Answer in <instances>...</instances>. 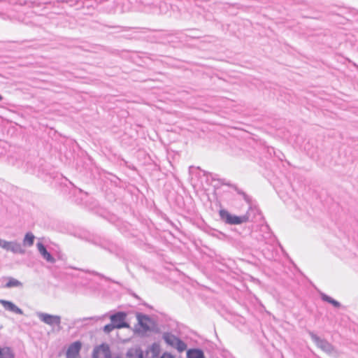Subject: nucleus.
I'll return each mask as SVG.
<instances>
[{
  "mask_svg": "<svg viewBox=\"0 0 358 358\" xmlns=\"http://www.w3.org/2000/svg\"><path fill=\"white\" fill-rule=\"evenodd\" d=\"M127 358H143V352L139 348H131L127 353Z\"/></svg>",
  "mask_w": 358,
  "mask_h": 358,
  "instance_id": "nucleus-13",
  "label": "nucleus"
},
{
  "mask_svg": "<svg viewBox=\"0 0 358 358\" xmlns=\"http://www.w3.org/2000/svg\"><path fill=\"white\" fill-rule=\"evenodd\" d=\"M7 279H8V282L3 286V287L11 288V287H22V283L20 281H19L18 280H17V279H15V278H13L12 277H8Z\"/></svg>",
  "mask_w": 358,
  "mask_h": 358,
  "instance_id": "nucleus-16",
  "label": "nucleus"
},
{
  "mask_svg": "<svg viewBox=\"0 0 358 358\" xmlns=\"http://www.w3.org/2000/svg\"><path fill=\"white\" fill-rule=\"evenodd\" d=\"M38 319L43 322V323L54 327V326H60L61 324V317L59 315H50L45 313L38 312L36 313Z\"/></svg>",
  "mask_w": 358,
  "mask_h": 358,
  "instance_id": "nucleus-6",
  "label": "nucleus"
},
{
  "mask_svg": "<svg viewBox=\"0 0 358 358\" xmlns=\"http://www.w3.org/2000/svg\"><path fill=\"white\" fill-rule=\"evenodd\" d=\"M37 249L43 257L44 259H45L48 262L54 264L55 262V259L52 256V255L47 250L45 246L42 243H38L36 244Z\"/></svg>",
  "mask_w": 358,
  "mask_h": 358,
  "instance_id": "nucleus-10",
  "label": "nucleus"
},
{
  "mask_svg": "<svg viewBox=\"0 0 358 358\" xmlns=\"http://www.w3.org/2000/svg\"><path fill=\"white\" fill-rule=\"evenodd\" d=\"M100 319L99 317H83V318H79V319H77L74 321L73 324H78L80 323H81L83 324V323L88 321V320H92V321H94V322H97Z\"/></svg>",
  "mask_w": 358,
  "mask_h": 358,
  "instance_id": "nucleus-19",
  "label": "nucleus"
},
{
  "mask_svg": "<svg viewBox=\"0 0 358 358\" xmlns=\"http://www.w3.org/2000/svg\"><path fill=\"white\" fill-rule=\"evenodd\" d=\"M162 338L166 343L171 347L176 348L179 352H182L187 348L186 343L171 333H164Z\"/></svg>",
  "mask_w": 358,
  "mask_h": 358,
  "instance_id": "nucleus-3",
  "label": "nucleus"
},
{
  "mask_svg": "<svg viewBox=\"0 0 358 358\" xmlns=\"http://www.w3.org/2000/svg\"><path fill=\"white\" fill-rule=\"evenodd\" d=\"M115 329H117L116 327L111 322L110 324H108L104 326L103 331L106 334H109Z\"/></svg>",
  "mask_w": 358,
  "mask_h": 358,
  "instance_id": "nucleus-21",
  "label": "nucleus"
},
{
  "mask_svg": "<svg viewBox=\"0 0 358 358\" xmlns=\"http://www.w3.org/2000/svg\"><path fill=\"white\" fill-rule=\"evenodd\" d=\"M127 314L124 312H117L110 315V319L111 322L116 327L117 329L128 328L129 324L125 321Z\"/></svg>",
  "mask_w": 358,
  "mask_h": 358,
  "instance_id": "nucleus-7",
  "label": "nucleus"
},
{
  "mask_svg": "<svg viewBox=\"0 0 358 358\" xmlns=\"http://www.w3.org/2000/svg\"><path fill=\"white\" fill-rule=\"evenodd\" d=\"M0 248L14 254L24 255L25 253V250L22 248L21 243L16 241H7L0 238Z\"/></svg>",
  "mask_w": 358,
  "mask_h": 358,
  "instance_id": "nucleus-5",
  "label": "nucleus"
},
{
  "mask_svg": "<svg viewBox=\"0 0 358 358\" xmlns=\"http://www.w3.org/2000/svg\"><path fill=\"white\" fill-rule=\"evenodd\" d=\"M187 358H203L204 353L200 349H190L187 352Z\"/></svg>",
  "mask_w": 358,
  "mask_h": 358,
  "instance_id": "nucleus-14",
  "label": "nucleus"
},
{
  "mask_svg": "<svg viewBox=\"0 0 358 358\" xmlns=\"http://www.w3.org/2000/svg\"><path fill=\"white\" fill-rule=\"evenodd\" d=\"M0 358H13V354L9 348H0Z\"/></svg>",
  "mask_w": 358,
  "mask_h": 358,
  "instance_id": "nucleus-18",
  "label": "nucleus"
},
{
  "mask_svg": "<svg viewBox=\"0 0 358 358\" xmlns=\"http://www.w3.org/2000/svg\"><path fill=\"white\" fill-rule=\"evenodd\" d=\"M3 99V96L0 95V101Z\"/></svg>",
  "mask_w": 358,
  "mask_h": 358,
  "instance_id": "nucleus-25",
  "label": "nucleus"
},
{
  "mask_svg": "<svg viewBox=\"0 0 358 358\" xmlns=\"http://www.w3.org/2000/svg\"><path fill=\"white\" fill-rule=\"evenodd\" d=\"M235 190L237 192V193L238 194H241L243 196V199L248 203H250V201H251V199L250 197L247 195L244 192H243L242 190L238 189L236 187H234Z\"/></svg>",
  "mask_w": 358,
  "mask_h": 358,
  "instance_id": "nucleus-20",
  "label": "nucleus"
},
{
  "mask_svg": "<svg viewBox=\"0 0 358 358\" xmlns=\"http://www.w3.org/2000/svg\"><path fill=\"white\" fill-rule=\"evenodd\" d=\"M220 219L228 224H240L247 222L248 216H237L229 213L227 210L221 209L219 211Z\"/></svg>",
  "mask_w": 358,
  "mask_h": 358,
  "instance_id": "nucleus-4",
  "label": "nucleus"
},
{
  "mask_svg": "<svg viewBox=\"0 0 358 358\" xmlns=\"http://www.w3.org/2000/svg\"><path fill=\"white\" fill-rule=\"evenodd\" d=\"M224 184L226 185H228V186H231L229 183H224Z\"/></svg>",
  "mask_w": 358,
  "mask_h": 358,
  "instance_id": "nucleus-24",
  "label": "nucleus"
},
{
  "mask_svg": "<svg viewBox=\"0 0 358 358\" xmlns=\"http://www.w3.org/2000/svg\"><path fill=\"white\" fill-rule=\"evenodd\" d=\"M82 348L80 341H75L67 348L66 358H79L80 351Z\"/></svg>",
  "mask_w": 358,
  "mask_h": 358,
  "instance_id": "nucleus-9",
  "label": "nucleus"
},
{
  "mask_svg": "<svg viewBox=\"0 0 358 358\" xmlns=\"http://www.w3.org/2000/svg\"><path fill=\"white\" fill-rule=\"evenodd\" d=\"M308 334L317 348L328 355L336 353V348L327 340L322 339L314 332L309 331Z\"/></svg>",
  "mask_w": 358,
  "mask_h": 358,
  "instance_id": "nucleus-2",
  "label": "nucleus"
},
{
  "mask_svg": "<svg viewBox=\"0 0 358 358\" xmlns=\"http://www.w3.org/2000/svg\"><path fill=\"white\" fill-rule=\"evenodd\" d=\"M62 1V2H66V3H68V2H69V1H67V0H62V1Z\"/></svg>",
  "mask_w": 358,
  "mask_h": 358,
  "instance_id": "nucleus-23",
  "label": "nucleus"
},
{
  "mask_svg": "<svg viewBox=\"0 0 358 358\" xmlns=\"http://www.w3.org/2000/svg\"><path fill=\"white\" fill-rule=\"evenodd\" d=\"M0 303L6 310H9L16 314L23 315V310L11 301L0 299Z\"/></svg>",
  "mask_w": 358,
  "mask_h": 358,
  "instance_id": "nucleus-11",
  "label": "nucleus"
},
{
  "mask_svg": "<svg viewBox=\"0 0 358 358\" xmlns=\"http://www.w3.org/2000/svg\"><path fill=\"white\" fill-rule=\"evenodd\" d=\"M264 228H265L266 229H268V226H265V227H264Z\"/></svg>",
  "mask_w": 358,
  "mask_h": 358,
  "instance_id": "nucleus-26",
  "label": "nucleus"
},
{
  "mask_svg": "<svg viewBox=\"0 0 358 358\" xmlns=\"http://www.w3.org/2000/svg\"><path fill=\"white\" fill-rule=\"evenodd\" d=\"M59 1H48V2H42L39 0H34V1H24L22 4L27 5L29 8H34V7H39L42 5H52L53 7L57 6Z\"/></svg>",
  "mask_w": 358,
  "mask_h": 358,
  "instance_id": "nucleus-12",
  "label": "nucleus"
},
{
  "mask_svg": "<svg viewBox=\"0 0 358 358\" xmlns=\"http://www.w3.org/2000/svg\"><path fill=\"white\" fill-rule=\"evenodd\" d=\"M110 350L107 344H101L95 348L93 351L92 358H110Z\"/></svg>",
  "mask_w": 358,
  "mask_h": 358,
  "instance_id": "nucleus-8",
  "label": "nucleus"
},
{
  "mask_svg": "<svg viewBox=\"0 0 358 358\" xmlns=\"http://www.w3.org/2000/svg\"><path fill=\"white\" fill-rule=\"evenodd\" d=\"M92 274H94V275H95L96 276H99V278H103V279H104V280H106L107 281H111V280L109 278H108V277L105 276L104 275H103V274H101L100 273H98L96 271H93Z\"/></svg>",
  "mask_w": 358,
  "mask_h": 358,
  "instance_id": "nucleus-22",
  "label": "nucleus"
},
{
  "mask_svg": "<svg viewBox=\"0 0 358 358\" xmlns=\"http://www.w3.org/2000/svg\"><path fill=\"white\" fill-rule=\"evenodd\" d=\"M35 236L31 232H27L23 239V245L31 247L34 245Z\"/></svg>",
  "mask_w": 358,
  "mask_h": 358,
  "instance_id": "nucleus-15",
  "label": "nucleus"
},
{
  "mask_svg": "<svg viewBox=\"0 0 358 358\" xmlns=\"http://www.w3.org/2000/svg\"><path fill=\"white\" fill-rule=\"evenodd\" d=\"M321 298L324 301L331 303L335 308L341 307V303L338 301H336L335 299H332L331 297L329 296L328 295H327L325 294H322Z\"/></svg>",
  "mask_w": 358,
  "mask_h": 358,
  "instance_id": "nucleus-17",
  "label": "nucleus"
},
{
  "mask_svg": "<svg viewBox=\"0 0 358 358\" xmlns=\"http://www.w3.org/2000/svg\"><path fill=\"white\" fill-rule=\"evenodd\" d=\"M136 318L138 324L135 327V331L137 333L145 334L154 331L156 324L150 316L138 313L136 314Z\"/></svg>",
  "mask_w": 358,
  "mask_h": 358,
  "instance_id": "nucleus-1",
  "label": "nucleus"
}]
</instances>
